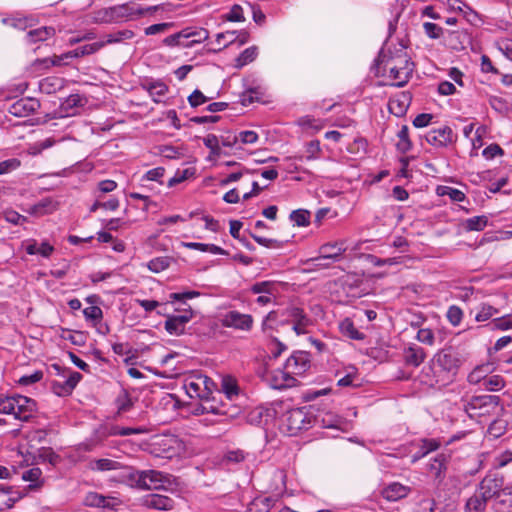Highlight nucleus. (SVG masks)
<instances>
[{"mask_svg":"<svg viewBox=\"0 0 512 512\" xmlns=\"http://www.w3.org/2000/svg\"><path fill=\"white\" fill-rule=\"evenodd\" d=\"M112 498L106 497L96 492H89L86 494L83 503L88 507L107 508L111 506Z\"/></svg>","mask_w":512,"mask_h":512,"instance_id":"bb28decb","label":"nucleus"},{"mask_svg":"<svg viewBox=\"0 0 512 512\" xmlns=\"http://www.w3.org/2000/svg\"><path fill=\"white\" fill-rule=\"evenodd\" d=\"M14 396L0 395V413L12 414L14 413Z\"/></svg>","mask_w":512,"mask_h":512,"instance_id":"5fc2aeb1","label":"nucleus"},{"mask_svg":"<svg viewBox=\"0 0 512 512\" xmlns=\"http://www.w3.org/2000/svg\"><path fill=\"white\" fill-rule=\"evenodd\" d=\"M250 291L253 294H268V295H275L277 292L276 284L273 281H262V282H256L254 283Z\"/></svg>","mask_w":512,"mask_h":512,"instance_id":"58836bf2","label":"nucleus"},{"mask_svg":"<svg viewBox=\"0 0 512 512\" xmlns=\"http://www.w3.org/2000/svg\"><path fill=\"white\" fill-rule=\"evenodd\" d=\"M86 320L99 322L103 318V312L100 307L93 305L83 310Z\"/></svg>","mask_w":512,"mask_h":512,"instance_id":"6e6d98bb","label":"nucleus"},{"mask_svg":"<svg viewBox=\"0 0 512 512\" xmlns=\"http://www.w3.org/2000/svg\"><path fill=\"white\" fill-rule=\"evenodd\" d=\"M340 329L343 335L354 339V340H363L365 338V334L359 332L354 326L353 322L350 319H345L340 324Z\"/></svg>","mask_w":512,"mask_h":512,"instance_id":"72a5a7b5","label":"nucleus"},{"mask_svg":"<svg viewBox=\"0 0 512 512\" xmlns=\"http://www.w3.org/2000/svg\"><path fill=\"white\" fill-rule=\"evenodd\" d=\"M483 387L490 391H498L502 389L505 385V381L503 377L499 375H493L491 377H487L484 379Z\"/></svg>","mask_w":512,"mask_h":512,"instance_id":"a18cd8bd","label":"nucleus"},{"mask_svg":"<svg viewBox=\"0 0 512 512\" xmlns=\"http://www.w3.org/2000/svg\"><path fill=\"white\" fill-rule=\"evenodd\" d=\"M118 414L128 412L134 405V401L126 389H122L115 399Z\"/></svg>","mask_w":512,"mask_h":512,"instance_id":"c756f323","label":"nucleus"},{"mask_svg":"<svg viewBox=\"0 0 512 512\" xmlns=\"http://www.w3.org/2000/svg\"><path fill=\"white\" fill-rule=\"evenodd\" d=\"M290 219L297 226H308L310 223V212L305 209L294 210L290 214Z\"/></svg>","mask_w":512,"mask_h":512,"instance_id":"79ce46f5","label":"nucleus"},{"mask_svg":"<svg viewBox=\"0 0 512 512\" xmlns=\"http://www.w3.org/2000/svg\"><path fill=\"white\" fill-rule=\"evenodd\" d=\"M410 491L411 488L409 486H405L399 482H392L381 490V495L387 501L395 502L406 498Z\"/></svg>","mask_w":512,"mask_h":512,"instance_id":"6ab92c4d","label":"nucleus"},{"mask_svg":"<svg viewBox=\"0 0 512 512\" xmlns=\"http://www.w3.org/2000/svg\"><path fill=\"white\" fill-rule=\"evenodd\" d=\"M417 340L424 343V344H427V345H433L434 344V333L432 332L431 329H420L418 332H417V336H416Z\"/></svg>","mask_w":512,"mask_h":512,"instance_id":"774afa93","label":"nucleus"},{"mask_svg":"<svg viewBox=\"0 0 512 512\" xmlns=\"http://www.w3.org/2000/svg\"><path fill=\"white\" fill-rule=\"evenodd\" d=\"M164 4L149 6L147 8H140L130 4H121L105 8L97 13L96 20L100 22H122L132 19L135 15H146L156 13L158 11H165Z\"/></svg>","mask_w":512,"mask_h":512,"instance_id":"7ed1b4c3","label":"nucleus"},{"mask_svg":"<svg viewBox=\"0 0 512 512\" xmlns=\"http://www.w3.org/2000/svg\"><path fill=\"white\" fill-rule=\"evenodd\" d=\"M407 43V34L403 38H399L397 34H389L375 60L377 68L388 72L398 87L409 81L414 69V63L406 51Z\"/></svg>","mask_w":512,"mask_h":512,"instance_id":"f257e3e1","label":"nucleus"},{"mask_svg":"<svg viewBox=\"0 0 512 512\" xmlns=\"http://www.w3.org/2000/svg\"><path fill=\"white\" fill-rule=\"evenodd\" d=\"M63 87V79L58 77H47L40 81L39 88L46 94L55 93Z\"/></svg>","mask_w":512,"mask_h":512,"instance_id":"2f4dec72","label":"nucleus"},{"mask_svg":"<svg viewBox=\"0 0 512 512\" xmlns=\"http://www.w3.org/2000/svg\"><path fill=\"white\" fill-rule=\"evenodd\" d=\"M38 456L41 460L47 461L51 465H56L59 461V456L51 448L40 449Z\"/></svg>","mask_w":512,"mask_h":512,"instance_id":"13d9d810","label":"nucleus"},{"mask_svg":"<svg viewBox=\"0 0 512 512\" xmlns=\"http://www.w3.org/2000/svg\"><path fill=\"white\" fill-rule=\"evenodd\" d=\"M487 502L488 500L476 490V492L466 501L465 510L466 512H485Z\"/></svg>","mask_w":512,"mask_h":512,"instance_id":"cd10ccee","label":"nucleus"},{"mask_svg":"<svg viewBox=\"0 0 512 512\" xmlns=\"http://www.w3.org/2000/svg\"><path fill=\"white\" fill-rule=\"evenodd\" d=\"M192 317L193 311L190 307L180 315H168L165 321V329L171 335H181L184 333L185 325Z\"/></svg>","mask_w":512,"mask_h":512,"instance_id":"9b49d317","label":"nucleus"},{"mask_svg":"<svg viewBox=\"0 0 512 512\" xmlns=\"http://www.w3.org/2000/svg\"><path fill=\"white\" fill-rule=\"evenodd\" d=\"M93 35L85 34L81 38H71L69 40L70 45L80 44V46L75 48L74 55H78V58L89 56L98 52L107 44L118 43L122 40V38L114 37L113 34H106L100 39H96Z\"/></svg>","mask_w":512,"mask_h":512,"instance_id":"39448f33","label":"nucleus"},{"mask_svg":"<svg viewBox=\"0 0 512 512\" xmlns=\"http://www.w3.org/2000/svg\"><path fill=\"white\" fill-rule=\"evenodd\" d=\"M488 224L487 216H474L465 222V227L469 231H482Z\"/></svg>","mask_w":512,"mask_h":512,"instance_id":"a19ab883","label":"nucleus"},{"mask_svg":"<svg viewBox=\"0 0 512 512\" xmlns=\"http://www.w3.org/2000/svg\"><path fill=\"white\" fill-rule=\"evenodd\" d=\"M74 53L75 49L62 53L61 55H54V60L51 63L57 66L69 65L74 58H78V55H74Z\"/></svg>","mask_w":512,"mask_h":512,"instance_id":"603ef678","label":"nucleus"},{"mask_svg":"<svg viewBox=\"0 0 512 512\" xmlns=\"http://www.w3.org/2000/svg\"><path fill=\"white\" fill-rule=\"evenodd\" d=\"M43 378V372L40 370L35 371L30 375H24L19 380L18 383L23 386H28L40 381Z\"/></svg>","mask_w":512,"mask_h":512,"instance_id":"69168bd1","label":"nucleus"},{"mask_svg":"<svg viewBox=\"0 0 512 512\" xmlns=\"http://www.w3.org/2000/svg\"><path fill=\"white\" fill-rule=\"evenodd\" d=\"M143 87L148 91L150 96L153 97L154 102H159V100L155 98L156 96H164L168 91V86L161 81L147 82Z\"/></svg>","mask_w":512,"mask_h":512,"instance_id":"473e14b6","label":"nucleus"},{"mask_svg":"<svg viewBox=\"0 0 512 512\" xmlns=\"http://www.w3.org/2000/svg\"><path fill=\"white\" fill-rule=\"evenodd\" d=\"M506 428L507 422L502 419H497L490 424L488 428V433L494 438H499L505 433Z\"/></svg>","mask_w":512,"mask_h":512,"instance_id":"09e8293b","label":"nucleus"},{"mask_svg":"<svg viewBox=\"0 0 512 512\" xmlns=\"http://www.w3.org/2000/svg\"><path fill=\"white\" fill-rule=\"evenodd\" d=\"M164 173L165 169L163 167L151 169L145 173V175L142 177V181L147 180L162 183L161 178L164 176Z\"/></svg>","mask_w":512,"mask_h":512,"instance_id":"e2e57ef3","label":"nucleus"},{"mask_svg":"<svg viewBox=\"0 0 512 512\" xmlns=\"http://www.w3.org/2000/svg\"><path fill=\"white\" fill-rule=\"evenodd\" d=\"M221 323L227 328L249 331L253 326V318L249 314H242L233 310L223 315Z\"/></svg>","mask_w":512,"mask_h":512,"instance_id":"1a4fd4ad","label":"nucleus"},{"mask_svg":"<svg viewBox=\"0 0 512 512\" xmlns=\"http://www.w3.org/2000/svg\"><path fill=\"white\" fill-rule=\"evenodd\" d=\"M314 417L305 407L294 408L285 412L280 419V429L289 436H295L303 430L312 427Z\"/></svg>","mask_w":512,"mask_h":512,"instance_id":"20e7f679","label":"nucleus"},{"mask_svg":"<svg viewBox=\"0 0 512 512\" xmlns=\"http://www.w3.org/2000/svg\"><path fill=\"white\" fill-rule=\"evenodd\" d=\"M130 478L136 482V485L142 489L158 490L170 483L169 476L156 470L137 471L130 475Z\"/></svg>","mask_w":512,"mask_h":512,"instance_id":"423d86ee","label":"nucleus"},{"mask_svg":"<svg viewBox=\"0 0 512 512\" xmlns=\"http://www.w3.org/2000/svg\"><path fill=\"white\" fill-rule=\"evenodd\" d=\"M257 56V48L256 47H249L245 49L236 59L237 67H243L244 65L252 62Z\"/></svg>","mask_w":512,"mask_h":512,"instance_id":"49530a36","label":"nucleus"},{"mask_svg":"<svg viewBox=\"0 0 512 512\" xmlns=\"http://www.w3.org/2000/svg\"><path fill=\"white\" fill-rule=\"evenodd\" d=\"M40 107L38 100L34 98H21L11 104L9 107V113L16 117H27Z\"/></svg>","mask_w":512,"mask_h":512,"instance_id":"2eb2a0df","label":"nucleus"},{"mask_svg":"<svg viewBox=\"0 0 512 512\" xmlns=\"http://www.w3.org/2000/svg\"><path fill=\"white\" fill-rule=\"evenodd\" d=\"M500 403V397L495 395H481L473 396L469 402V405L473 409H484V413H488V407L495 408Z\"/></svg>","mask_w":512,"mask_h":512,"instance_id":"5701e85b","label":"nucleus"},{"mask_svg":"<svg viewBox=\"0 0 512 512\" xmlns=\"http://www.w3.org/2000/svg\"><path fill=\"white\" fill-rule=\"evenodd\" d=\"M437 194L439 196H448L455 202H462L465 199V194L462 191L449 186H438Z\"/></svg>","mask_w":512,"mask_h":512,"instance_id":"ea45409f","label":"nucleus"},{"mask_svg":"<svg viewBox=\"0 0 512 512\" xmlns=\"http://www.w3.org/2000/svg\"><path fill=\"white\" fill-rule=\"evenodd\" d=\"M309 354L304 351L293 353L285 363V368L293 374H302L309 367Z\"/></svg>","mask_w":512,"mask_h":512,"instance_id":"f3484780","label":"nucleus"},{"mask_svg":"<svg viewBox=\"0 0 512 512\" xmlns=\"http://www.w3.org/2000/svg\"><path fill=\"white\" fill-rule=\"evenodd\" d=\"M460 360L452 348L440 350L434 355L430 363V370L436 384L446 385L457 374Z\"/></svg>","mask_w":512,"mask_h":512,"instance_id":"f03ea898","label":"nucleus"},{"mask_svg":"<svg viewBox=\"0 0 512 512\" xmlns=\"http://www.w3.org/2000/svg\"><path fill=\"white\" fill-rule=\"evenodd\" d=\"M25 250L29 255L40 254L47 258L54 251V248L48 242H42L38 245L35 240H30L26 245Z\"/></svg>","mask_w":512,"mask_h":512,"instance_id":"c85d7f7f","label":"nucleus"},{"mask_svg":"<svg viewBox=\"0 0 512 512\" xmlns=\"http://www.w3.org/2000/svg\"><path fill=\"white\" fill-rule=\"evenodd\" d=\"M397 136L399 138V141L396 144L397 149L401 153L408 152L411 149V147H412V143H411V141L409 139V128H408V126L407 125H403L401 127V129L398 131Z\"/></svg>","mask_w":512,"mask_h":512,"instance_id":"c9c22d12","label":"nucleus"},{"mask_svg":"<svg viewBox=\"0 0 512 512\" xmlns=\"http://www.w3.org/2000/svg\"><path fill=\"white\" fill-rule=\"evenodd\" d=\"M498 310L491 305H483L480 311L476 315V320L478 322L486 321L491 318L493 315L497 314Z\"/></svg>","mask_w":512,"mask_h":512,"instance_id":"680f3d73","label":"nucleus"},{"mask_svg":"<svg viewBox=\"0 0 512 512\" xmlns=\"http://www.w3.org/2000/svg\"><path fill=\"white\" fill-rule=\"evenodd\" d=\"M282 315L293 320L294 324L292 329L297 335L305 334L307 332L306 327L310 324V319L304 313L303 309L290 306L282 312Z\"/></svg>","mask_w":512,"mask_h":512,"instance_id":"ddd939ff","label":"nucleus"},{"mask_svg":"<svg viewBox=\"0 0 512 512\" xmlns=\"http://www.w3.org/2000/svg\"><path fill=\"white\" fill-rule=\"evenodd\" d=\"M202 42L206 41L205 48L210 52H217L227 46L225 42V34H205L204 37L199 38Z\"/></svg>","mask_w":512,"mask_h":512,"instance_id":"a878e982","label":"nucleus"},{"mask_svg":"<svg viewBox=\"0 0 512 512\" xmlns=\"http://www.w3.org/2000/svg\"><path fill=\"white\" fill-rule=\"evenodd\" d=\"M462 310L457 306H451L447 312V318L454 326L458 325L462 320Z\"/></svg>","mask_w":512,"mask_h":512,"instance_id":"338daca9","label":"nucleus"},{"mask_svg":"<svg viewBox=\"0 0 512 512\" xmlns=\"http://www.w3.org/2000/svg\"><path fill=\"white\" fill-rule=\"evenodd\" d=\"M425 139L430 145L441 148L453 143L456 136L449 126H443L439 129L429 131Z\"/></svg>","mask_w":512,"mask_h":512,"instance_id":"f8f14e48","label":"nucleus"},{"mask_svg":"<svg viewBox=\"0 0 512 512\" xmlns=\"http://www.w3.org/2000/svg\"><path fill=\"white\" fill-rule=\"evenodd\" d=\"M14 417L20 421L27 422L32 417L36 410V402L35 400L22 396V395H14Z\"/></svg>","mask_w":512,"mask_h":512,"instance_id":"6e6552de","label":"nucleus"},{"mask_svg":"<svg viewBox=\"0 0 512 512\" xmlns=\"http://www.w3.org/2000/svg\"><path fill=\"white\" fill-rule=\"evenodd\" d=\"M2 23L8 29L20 30L24 31L26 29H31L29 32H49L47 27H41L37 29H32L37 20L31 16H12L2 18Z\"/></svg>","mask_w":512,"mask_h":512,"instance_id":"9d476101","label":"nucleus"},{"mask_svg":"<svg viewBox=\"0 0 512 512\" xmlns=\"http://www.w3.org/2000/svg\"><path fill=\"white\" fill-rule=\"evenodd\" d=\"M251 238H253L259 245L266 248L279 249L283 247L284 242L277 239H269L256 235L255 233L248 231Z\"/></svg>","mask_w":512,"mask_h":512,"instance_id":"37998d69","label":"nucleus"},{"mask_svg":"<svg viewBox=\"0 0 512 512\" xmlns=\"http://www.w3.org/2000/svg\"><path fill=\"white\" fill-rule=\"evenodd\" d=\"M183 246L193 250H199L202 252H210L217 255H228V252L221 247L214 244H204L198 242H185Z\"/></svg>","mask_w":512,"mask_h":512,"instance_id":"7c9ffc66","label":"nucleus"},{"mask_svg":"<svg viewBox=\"0 0 512 512\" xmlns=\"http://www.w3.org/2000/svg\"><path fill=\"white\" fill-rule=\"evenodd\" d=\"M306 156L305 158L307 160H314L319 157V154L321 153V147H320V141L319 140H312L306 144Z\"/></svg>","mask_w":512,"mask_h":512,"instance_id":"8fccbe9b","label":"nucleus"},{"mask_svg":"<svg viewBox=\"0 0 512 512\" xmlns=\"http://www.w3.org/2000/svg\"><path fill=\"white\" fill-rule=\"evenodd\" d=\"M337 243H327L320 247L321 255L316 258H312L310 261L314 263L316 267L328 268L330 266L329 260L338 261L341 255L346 251L345 247H338L335 253H328V248H336Z\"/></svg>","mask_w":512,"mask_h":512,"instance_id":"4468645a","label":"nucleus"},{"mask_svg":"<svg viewBox=\"0 0 512 512\" xmlns=\"http://www.w3.org/2000/svg\"><path fill=\"white\" fill-rule=\"evenodd\" d=\"M408 101H409V97L405 94H403L401 96V99L400 98L391 99L389 101L390 112L396 116H402L407 110Z\"/></svg>","mask_w":512,"mask_h":512,"instance_id":"f704fd0d","label":"nucleus"},{"mask_svg":"<svg viewBox=\"0 0 512 512\" xmlns=\"http://www.w3.org/2000/svg\"><path fill=\"white\" fill-rule=\"evenodd\" d=\"M489 325L491 329L508 330L512 328V315L494 319Z\"/></svg>","mask_w":512,"mask_h":512,"instance_id":"3c124183","label":"nucleus"},{"mask_svg":"<svg viewBox=\"0 0 512 512\" xmlns=\"http://www.w3.org/2000/svg\"><path fill=\"white\" fill-rule=\"evenodd\" d=\"M205 382V375H197L185 380L184 388L190 398L208 399V392L202 389V383Z\"/></svg>","mask_w":512,"mask_h":512,"instance_id":"aec40b11","label":"nucleus"},{"mask_svg":"<svg viewBox=\"0 0 512 512\" xmlns=\"http://www.w3.org/2000/svg\"><path fill=\"white\" fill-rule=\"evenodd\" d=\"M81 379L82 375L79 372L69 371L68 378L63 382L53 381L51 383V389L57 396H68L72 393Z\"/></svg>","mask_w":512,"mask_h":512,"instance_id":"dca6fc26","label":"nucleus"},{"mask_svg":"<svg viewBox=\"0 0 512 512\" xmlns=\"http://www.w3.org/2000/svg\"><path fill=\"white\" fill-rule=\"evenodd\" d=\"M89 468L92 471L96 472H108V471H117L126 468L124 464L121 462L110 459V458H100L94 459L89 462Z\"/></svg>","mask_w":512,"mask_h":512,"instance_id":"412c9836","label":"nucleus"},{"mask_svg":"<svg viewBox=\"0 0 512 512\" xmlns=\"http://www.w3.org/2000/svg\"><path fill=\"white\" fill-rule=\"evenodd\" d=\"M4 219L12 224H22L27 218L14 210H6L3 212Z\"/></svg>","mask_w":512,"mask_h":512,"instance_id":"0e129e2a","label":"nucleus"},{"mask_svg":"<svg viewBox=\"0 0 512 512\" xmlns=\"http://www.w3.org/2000/svg\"><path fill=\"white\" fill-rule=\"evenodd\" d=\"M209 100L200 90L196 89L188 97V102L191 107H198Z\"/></svg>","mask_w":512,"mask_h":512,"instance_id":"bf43d9fd","label":"nucleus"},{"mask_svg":"<svg viewBox=\"0 0 512 512\" xmlns=\"http://www.w3.org/2000/svg\"><path fill=\"white\" fill-rule=\"evenodd\" d=\"M504 484V479L497 473L486 475L478 484L477 491L488 501L493 497H499Z\"/></svg>","mask_w":512,"mask_h":512,"instance_id":"0eeeda50","label":"nucleus"},{"mask_svg":"<svg viewBox=\"0 0 512 512\" xmlns=\"http://www.w3.org/2000/svg\"><path fill=\"white\" fill-rule=\"evenodd\" d=\"M194 35L195 34H171L163 40V43L170 47L181 46L184 48H193L196 45L201 44L202 40L194 39L190 41H184L183 39H188Z\"/></svg>","mask_w":512,"mask_h":512,"instance_id":"b1692460","label":"nucleus"},{"mask_svg":"<svg viewBox=\"0 0 512 512\" xmlns=\"http://www.w3.org/2000/svg\"><path fill=\"white\" fill-rule=\"evenodd\" d=\"M21 165V162L17 158L7 159L0 162V175L7 174L13 170H16Z\"/></svg>","mask_w":512,"mask_h":512,"instance_id":"4d7b16f0","label":"nucleus"},{"mask_svg":"<svg viewBox=\"0 0 512 512\" xmlns=\"http://www.w3.org/2000/svg\"><path fill=\"white\" fill-rule=\"evenodd\" d=\"M83 104V98L79 94H72L65 99L61 106L63 109L68 110L82 106Z\"/></svg>","mask_w":512,"mask_h":512,"instance_id":"052dcab7","label":"nucleus"},{"mask_svg":"<svg viewBox=\"0 0 512 512\" xmlns=\"http://www.w3.org/2000/svg\"><path fill=\"white\" fill-rule=\"evenodd\" d=\"M147 430L145 428L137 427H113L111 434L117 435V436H129L132 434H142L145 433Z\"/></svg>","mask_w":512,"mask_h":512,"instance_id":"864d4df0","label":"nucleus"},{"mask_svg":"<svg viewBox=\"0 0 512 512\" xmlns=\"http://www.w3.org/2000/svg\"><path fill=\"white\" fill-rule=\"evenodd\" d=\"M490 366L489 365H481L477 366L469 375H468V382L470 384H478L484 382V379L487 378L488 373H490Z\"/></svg>","mask_w":512,"mask_h":512,"instance_id":"4c0bfd02","label":"nucleus"},{"mask_svg":"<svg viewBox=\"0 0 512 512\" xmlns=\"http://www.w3.org/2000/svg\"><path fill=\"white\" fill-rule=\"evenodd\" d=\"M142 504L150 509L167 511L174 508L175 502L172 498L164 495L149 494L143 497Z\"/></svg>","mask_w":512,"mask_h":512,"instance_id":"a211bd4d","label":"nucleus"},{"mask_svg":"<svg viewBox=\"0 0 512 512\" xmlns=\"http://www.w3.org/2000/svg\"><path fill=\"white\" fill-rule=\"evenodd\" d=\"M403 357L406 365L418 367L426 358L425 350L418 345H411L404 349Z\"/></svg>","mask_w":512,"mask_h":512,"instance_id":"4be33fe9","label":"nucleus"},{"mask_svg":"<svg viewBox=\"0 0 512 512\" xmlns=\"http://www.w3.org/2000/svg\"><path fill=\"white\" fill-rule=\"evenodd\" d=\"M204 145L210 150V154L213 156H220L221 148L219 146L220 138L214 134H208L203 139Z\"/></svg>","mask_w":512,"mask_h":512,"instance_id":"c03bdc74","label":"nucleus"},{"mask_svg":"<svg viewBox=\"0 0 512 512\" xmlns=\"http://www.w3.org/2000/svg\"><path fill=\"white\" fill-rule=\"evenodd\" d=\"M291 374L290 370L288 372L277 370L271 380L272 387L281 390L294 386L296 379Z\"/></svg>","mask_w":512,"mask_h":512,"instance_id":"393cba45","label":"nucleus"},{"mask_svg":"<svg viewBox=\"0 0 512 512\" xmlns=\"http://www.w3.org/2000/svg\"><path fill=\"white\" fill-rule=\"evenodd\" d=\"M173 261L174 259L172 257H157L150 260L147 266L150 271L154 273H160L167 269Z\"/></svg>","mask_w":512,"mask_h":512,"instance_id":"e433bc0d","label":"nucleus"},{"mask_svg":"<svg viewBox=\"0 0 512 512\" xmlns=\"http://www.w3.org/2000/svg\"><path fill=\"white\" fill-rule=\"evenodd\" d=\"M222 390L227 398L232 399L239 393V387L236 381L232 378H225L222 382Z\"/></svg>","mask_w":512,"mask_h":512,"instance_id":"de8ad7c7","label":"nucleus"}]
</instances>
